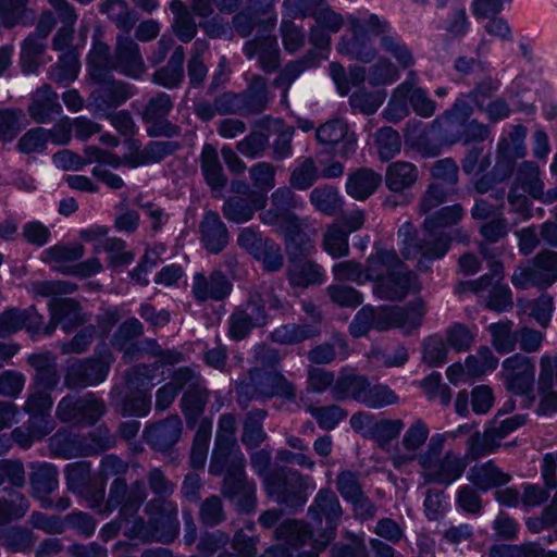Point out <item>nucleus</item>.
<instances>
[{"instance_id": "f257e3e1", "label": "nucleus", "mask_w": 557, "mask_h": 557, "mask_svg": "<svg viewBox=\"0 0 557 557\" xmlns=\"http://www.w3.org/2000/svg\"><path fill=\"white\" fill-rule=\"evenodd\" d=\"M262 481L268 497L289 513L302 511L315 486L310 475L286 466L273 468Z\"/></svg>"}, {"instance_id": "f03ea898", "label": "nucleus", "mask_w": 557, "mask_h": 557, "mask_svg": "<svg viewBox=\"0 0 557 557\" xmlns=\"http://www.w3.org/2000/svg\"><path fill=\"white\" fill-rule=\"evenodd\" d=\"M333 397L351 399L369 409H382L399 403V395L386 383L372 384L367 374L341 373L336 379Z\"/></svg>"}, {"instance_id": "7ed1b4c3", "label": "nucleus", "mask_w": 557, "mask_h": 557, "mask_svg": "<svg viewBox=\"0 0 557 557\" xmlns=\"http://www.w3.org/2000/svg\"><path fill=\"white\" fill-rule=\"evenodd\" d=\"M349 28L351 30V37H343L338 41V53L348 57L350 60L370 63L377 54L372 37L381 38L389 30L391 24L387 20L381 18L375 13H371L366 20L351 16L349 18Z\"/></svg>"}, {"instance_id": "20e7f679", "label": "nucleus", "mask_w": 557, "mask_h": 557, "mask_svg": "<svg viewBox=\"0 0 557 557\" xmlns=\"http://www.w3.org/2000/svg\"><path fill=\"white\" fill-rule=\"evenodd\" d=\"M288 258L287 280L294 288H308L324 283L325 271L317 262L309 260L308 256L314 249L312 238L307 234L293 236L284 240Z\"/></svg>"}, {"instance_id": "39448f33", "label": "nucleus", "mask_w": 557, "mask_h": 557, "mask_svg": "<svg viewBox=\"0 0 557 557\" xmlns=\"http://www.w3.org/2000/svg\"><path fill=\"white\" fill-rule=\"evenodd\" d=\"M75 285L63 281H37L33 283V292L36 296L52 297L49 310L52 319L58 321L62 329L72 332L85 322L83 307L74 298H55L57 296L71 294Z\"/></svg>"}, {"instance_id": "423d86ee", "label": "nucleus", "mask_w": 557, "mask_h": 557, "mask_svg": "<svg viewBox=\"0 0 557 557\" xmlns=\"http://www.w3.org/2000/svg\"><path fill=\"white\" fill-rule=\"evenodd\" d=\"M302 206V200L292 187L281 186L271 195V207L260 212V221L268 226H274L284 237V240L306 232L295 209Z\"/></svg>"}, {"instance_id": "0eeeda50", "label": "nucleus", "mask_w": 557, "mask_h": 557, "mask_svg": "<svg viewBox=\"0 0 557 557\" xmlns=\"http://www.w3.org/2000/svg\"><path fill=\"white\" fill-rule=\"evenodd\" d=\"M557 282V251L541 250L519 265L511 276L516 289L525 290L531 287L545 289Z\"/></svg>"}, {"instance_id": "6e6552de", "label": "nucleus", "mask_w": 557, "mask_h": 557, "mask_svg": "<svg viewBox=\"0 0 557 557\" xmlns=\"http://www.w3.org/2000/svg\"><path fill=\"white\" fill-rule=\"evenodd\" d=\"M404 141L407 147L416 150L423 158L438 157L443 148L451 147L449 127L442 117H435L429 125L408 124Z\"/></svg>"}, {"instance_id": "1a4fd4ad", "label": "nucleus", "mask_w": 557, "mask_h": 557, "mask_svg": "<svg viewBox=\"0 0 557 557\" xmlns=\"http://www.w3.org/2000/svg\"><path fill=\"white\" fill-rule=\"evenodd\" d=\"M373 283V295L382 300L401 301L410 293H418L421 289L419 276L406 265L369 278Z\"/></svg>"}, {"instance_id": "9d476101", "label": "nucleus", "mask_w": 557, "mask_h": 557, "mask_svg": "<svg viewBox=\"0 0 557 557\" xmlns=\"http://www.w3.org/2000/svg\"><path fill=\"white\" fill-rule=\"evenodd\" d=\"M103 414V401L91 393L83 397L66 395L57 407V417L61 422L81 426L94 425Z\"/></svg>"}, {"instance_id": "9b49d317", "label": "nucleus", "mask_w": 557, "mask_h": 557, "mask_svg": "<svg viewBox=\"0 0 557 557\" xmlns=\"http://www.w3.org/2000/svg\"><path fill=\"white\" fill-rule=\"evenodd\" d=\"M145 513L152 540L154 542L170 544L178 536L180 521L176 506L168 500L152 498L145 506Z\"/></svg>"}, {"instance_id": "f8f14e48", "label": "nucleus", "mask_w": 557, "mask_h": 557, "mask_svg": "<svg viewBox=\"0 0 557 557\" xmlns=\"http://www.w3.org/2000/svg\"><path fill=\"white\" fill-rule=\"evenodd\" d=\"M500 374L508 392L516 396L533 394L535 366L531 358L513 354L503 361Z\"/></svg>"}, {"instance_id": "ddd939ff", "label": "nucleus", "mask_w": 557, "mask_h": 557, "mask_svg": "<svg viewBox=\"0 0 557 557\" xmlns=\"http://www.w3.org/2000/svg\"><path fill=\"white\" fill-rule=\"evenodd\" d=\"M145 499L146 491L139 482L128 486L124 476H116L111 482L107 504L110 510L117 509L119 517L129 522Z\"/></svg>"}, {"instance_id": "4468645a", "label": "nucleus", "mask_w": 557, "mask_h": 557, "mask_svg": "<svg viewBox=\"0 0 557 557\" xmlns=\"http://www.w3.org/2000/svg\"><path fill=\"white\" fill-rule=\"evenodd\" d=\"M394 329V305H364L357 311L348 326L354 338L366 337L371 331L386 332Z\"/></svg>"}, {"instance_id": "2eb2a0df", "label": "nucleus", "mask_w": 557, "mask_h": 557, "mask_svg": "<svg viewBox=\"0 0 557 557\" xmlns=\"http://www.w3.org/2000/svg\"><path fill=\"white\" fill-rule=\"evenodd\" d=\"M208 471L223 479L230 474H245L246 460L237 441L215 437Z\"/></svg>"}, {"instance_id": "dca6fc26", "label": "nucleus", "mask_w": 557, "mask_h": 557, "mask_svg": "<svg viewBox=\"0 0 557 557\" xmlns=\"http://www.w3.org/2000/svg\"><path fill=\"white\" fill-rule=\"evenodd\" d=\"M183 421L172 413L157 421H148L143 432L145 443L154 451L170 453L181 440Z\"/></svg>"}, {"instance_id": "f3484780", "label": "nucleus", "mask_w": 557, "mask_h": 557, "mask_svg": "<svg viewBox=\"0 0 557 557\" xmlns=\"http://www.w3.org/2000/svg\"><path fill=\"white\" fill-rule=\"evenodd\" d=\"M221 493L239 515L255 513L257 508V486L245 474H230L223 479Z\"/></svg>"}, {"instance_id": "a211bd4d", "label": "nucleus", "mask_w": 557, "mask_h": 557, "mask_svg": "<svg viewBox=\"0 0 557 557\" xmlns=\"http://www.w3.org/2000/svg\"><path fill=\"white\" fill-rule=\"evenodd\" d=\"M110 397L112 406L125 418H145L151 411L152 399L148 389L115 386Z\"/></svg>"}, {"instance_id": "6ab92c4d", "label": "nucleus", "mask_w": 557, "mask_h": 557, "mask_svg": "<svg viewBox=\"0 0 557 557\" xmlns=\"http://www.w3.org/2000/svg\"><path fill=\"white\" fill-rule=\"evenodd\" d=\"M308 517L319 527L323 519L329 529H338L342 523L343 508L336 494L330 488H321L315 494L307 511Z\"/></svg>"}, {"instance_id": "aec40b11", "label": "nucleus", "mask_w": 557, "mask_h": 557, "mask_svg": "<svg viewBox=\"0 0 557 557\" xmlns=\"http://www.w3.org/2000/svg\"><path fill=\"white\" fill-rule=\"evenodd\" d=\"M230 232L219 213L207 210L199 223L201 247L211 255H219L230 243Z\"/></svg>"}, {"instance_id": "412c9836", "label": "nucleus", "mask_w": 557, "mask_h": 557, "mask_svg": "<svg viewBox=\"0 0 557 557\" xmlns=\"http://www.w3.org/2000/svg\"><path fill=\"white\" fill-rule=\"evenodd\" d=\"M115 71L138 79L145 72V63L138 44L128 35L116 37L115 53L113 57Z\"/></svg>"}, {"instance_id": "4be33fe9", "label": "nucleus", "mask_w": 557, "mask_h": 557, "mask_svg": "<svg viewBox=\"0 0 557 557\" xmlns=\"http://www.w3.org/2000/svg\"><path fill=\"white\" fill-rule=\"evenodd\" d=\"M63 109L59 102V96L49 84H44L38 87L27 106L29 117L37 124H49L53 122L55 116L60 115Z\"/></svg>"}, {"instance_id": "5701e85b", "label": "nucleus", "mask_w": 557, "mask_h": 557, "mask_svg": "<svg viewBox=\"0 0 557 557\" xmlns=\"http://www.w3.org/2000/svg\"><path fill=\"white\" fill-rule=\"evenodd\" d=\"M27 361L35 371L29 389H46L50 392L57 389L60 383V373L58 371L57 358L52 352H33Z\"/></svg>"}, {"instance_id": "b1692460", "label": "nucleus", "mask_w": 557, "mask_h": 557, "mask_svg": "<svg viewBox=\"0 0 557 557\" xmlns=\"http://www.w3.org/2000/svg\"><path fill=\"white\" fill-rule=\"evenodd\" d=\"M467 479L476 491L485 494L508 485L512 481V475L498 467L493 459H490L481 465L473 466L468 472Z\"/></svg>"}, {"instance_id": "393cba45", "label": "nucleus", "mask_w": 557, "mask_h": 557, "mask_svg": "<svg viewBox=\"0 0 557 557\" xmlns=\"http://www.w3.org/2000/svg\"><path fill=\"white\" fill-rule=\"evenodd\" d=\"M133 96L129 84L112 78L92 90L89 99L97 109L109 111L124 104Z\"/></svg>"}, {"instance_id": "a878e982", "label": "nucleus", "mask_w": 557, "mask_h": 557, "mask_svg": "<svg viewBox=\"0 0 557 557\" xmlns=\"http://www.w3.org/2000/svg\"><path fill=\"white\" fill-rule=\"evenodd\" d=\"M555 221L547 220L537 232L533 226L522 228L517 233L518 249L520 255L530 256L540 245L542 239L549 247L557 248V206L554 210Z\"/></svg>"}, {"instance_id": "bb28decb", "label": "nucleus", "mask_w": 557, "mask_h": 557, "mask_svg": "<svg viewBox=\"0 0 557 557\" xmlns=\"http://www.w3.org/2000/svg\"><path fill=\"white\" fill-rule=\"evenodd\" d=\"M181 149V144L174 140H150L137 153L125 156V163L129 169H138L151 164L161 163L168 157Z\"/></svg>"}, {"instance_id": "cd10ccee", "label": "nucleus", "mask_w": 557, "mask_h": 557, "mask_svg": "<svg viewBox=\"0 0 557 557\" xmlns=\"http://www.w3.org/2000/svg\"><path fill=\"white\" fill-rule=\"evenodd\" d=\"M63 379L64 386L70 391L95 387L106 381L87 358L69 361Z\"/></svg>"}, {"instance_id": "c85d7f7f", "label": "nucleus", "mask_w": 557, "mask_h": 557, "mask_svg": "<svg viewBox=\"0 0 557 557\" xmlns=\"http://www.w3.org/2000/svg\"><path fill=\"white\" fill-rule=\"evenodd\" d=\"M382 175L370 168H360L347 176L346 194L357 201H364L380 187Z\"/></svg>"}, {"instance_id": "c756f323", "label": "nucleus", "mask_w": 557, "mask_h": 557, "mask_svg": "<svg viewBox=\"0 0 557 557\" xmlns=\"http://www.w3.org/2000/svg\"><path fill=\"white\" fill-rule=\"evenodd\" d=\"M418 168L408 161H395L388 164L384 182L388 190L394 194L405 195L411 189L418 180Z\"/></svg>"}, {"instance_id": "7c9ffc66", "label": "nucleus", "mask_w": 557, "mask_h": 557, "mask_svg": "<svg viewBox=\"0 0 557 557\" xmlns=\"http://www.w3.org/2000/svg\"><path fill=\"white\" fill-rule=\"evenodd\" d=\"M404 429L405 422L401 419H376L369 430L368 440L373 441L382 451L391 453L393 443H398Z\"/></svg>"}, {"instance_id": "2f4dec72", "label": "nucleus", "mask_w": 557, "mask_h": 557, "mask_svg": "<svg viewBox=\"0 0 557 557\" xmlns=\"http://www.w3.org/2000/svg\"><path fill=\"white\" fill-rule=\"evenodd\" d=\"M467 469V461L459 456H451L447 453L441 459L436 468L426 474L425 481L431 484L449 486L457 482Z\"/></svg>"}, {"instance_id": "473e14b6", "label": "nucleus", "mask_w": 557, "mask_h": 557, "mask_svg": "<svg viewBox=\"0 0 557 557\" xmlns=\"http://www.w3.org/2000/svg\"><path fill=\"white\" fill-rule=\"evenodd\" d=\"M490 134L491 128L487 124L481 123L476 119H471L449 128L450 145L462 144L469 147V149L476 147V145L484 146Z\"/></svg>"}, {"instance_id": "72a5a7b5", "label": "nucleus", "mask_w": 557, "mask_h": 557, "mask_svg": "<svg viewBox=\"0 0 557 557\" xmlns=\"http://www.w3.org/2000/svg\"><path fill=\"white\" fill-rule=\"evenodd\" d=\"M85 435L69 430H58L50 437V448L54 457L72 459L85 457Z\"/></svg>"}, {"instance_id": "f704fd0d", "label": "nucleus", "mask_w": 557, "mask_h": 557, "mask_svg": "<svg viewBox=\"0 0 557 557\" xmlns=\"http://www.w3.org/2000/svg\"><path fill=\"white\" fill-rule=\"evenodd\" d=\"M267 411L253 408L247 412L243 422L240 441L248 453L257 449L268 437L264 431Z\"/></svg>"}, {"instance_id": "c9c22d12", "label": "nucleus", "mask_w": 557, "mask_h": 557, "mask_svg": "<svg viewBox=\"0 0 557 557\" xmlns=\"http://www.w3.org/2000/svg\"><path fill=\"white\" fill-rule=\"evenodd\" d=\"M425 312V302L422 298L411 299L404 306L394 305L395 329L411 334L421 327Z\"/></svg>"}, {"instance_id": "e433bc0d", "label": "nucleus", "mask_w": 557, "mask_h": 557, "mask_svg": "<svg viewBox=\"0 0 557 557\" xmlns=\"http://www.w3.org/2000/svg\"><path fill=\"white\" fill-rule=\"evenodd\" d=\"M269 90L263 78L253 79L246 90L239 92L242 116L262 113L268 106Z\"/></svg>"}, {"instance_id": "4c0bfd02", "label": "nucleus", "mask_w": 557, "mask_h": 557, "mask_svg": "<svg viewBox=\"0 0 557 557\" xmlns=\"http://www.w3.org/2000/svg\"><path fill=\"white\" fill-rule=\"evenodd\" d=\"M35 540L34 532L26 527L4 524L0 528V545L11 554L30 552Z\"/></svg>"}, {"instance_id": "58836bf2", "label": "nucleus", "mask_w": 557, "mask_h": 557, "mask_svg": "<svg viewBox=\"0 0 557 557\" xmlns=\"http://www.w3.org/2000/svg\"><path fill=\"white\" fill-rule=\"evenodd\" d=\"M193 375L194 372L188 367L177 369L172 376V382H168L157 389L156 411L162 412L168 410L180 394L182 387L193 379Z\"/></svg>"}, {"instance_id": "ea45409f", "label": "nucleus", "mask_w": 557, "mask_h": 557, "mask_svg": "<svg viewBox=\"0 0 557 557\" xmlns=\"http://www.w3.org/2000/svg\"><path fill=\"white\" fill-rule=\"evenodd\" d=\"M200 169L205 182L212 189L223 188L227 178L219 160L216 148L211 144H205L200 153Z\"/></svg>"}, {"instance_id": "a19ab883", "label": "nucleus", "mask_w": 557, "mask_h": 557, "mask_svg": "<svg viewBox=\"0 0 557 557\" xmlns=\"http://www.w3.org/2000/svg\"><path fill=\"white\" fill-rule=\"evenodd\" d=\"M367 278L374 277L376 274L384 273L382 270L391 271L397 268H404L405 263L400 260L394 248H386L380 243L373 245L372 252L366 260Z\"/></svg>"}, {"instance_id": "79ce46f5", "label": "nucleus", "mask_w": 557, "mask_h": 557, "mask_svg": "<svg viewBox=\"0 0 557 557\" xmlns=\"http://www.w3.org/2000/svg\"><path fill=\"white\" fill-rule=\"evenodd\" d=\"M320 335V330L310 323H286L275 327L272 341L280 345H296Z\"/></svg>"}, {"instance_id": "37998d69", "label": "nucleus", "mask_w": 557, "mask_h": 557, "mask_svg": "<svg viewBox=\"0 0 557 557\" xmlns=\"http://www.w3.org/2000/svg\"><path fill=\"white\" fill-rule=\"evenodd\" d=\"M373 146L381 162L396 158L403 147V138L392 126L379 127L373 135Z\"/></svg>"}, {"instance_id": "c03bdc74", "label": "nucleus", "mask_w": 557, "mask_h": 557, "mask_svg": "<svg viewBox=\"0 0 557 557\" xmlns=\"http://www.w3.org/2000/svg\"><path fill=\"white\" fill-rule=\"evenodd\" d=\"M255 382L260 392L268 397L280 396L286 399L295 397L294 385L281 372L264 371L255 379Z\"/></svg>"}, {"instance_id": "a18cd8bd", "label": "nucleus", "mask_w": 557, "mask_h": 557, "mask_svg": "<svg viewBox=\"0 0 557 557\" xmlns=\"http://www.w3.org/2000/svg\"><path fill=\"white\" fill-rule=\"evenodd\" d=\"M384 89L367 90L359 88L348 95V102L352 114L361 113L372 115L377 112L386 99Z\"/></svg>"}, {"instance_id": "49530a36", "label": "nucleus", "mask_w": 557, "mask_h": 557, "mask_svg": "<svg viewBox=\"0 0 557 557\" xmlns=\"http://www.w3.org/2000/svg\"><path fill=\"white\" fill-rule=\"evenodd\" d=\"M100 12L106 13L115 22L119 29L128 33L136 25L139 15L128 7L125 0H104L100 5Z\"/></svg>"}, {"instance_id": "de8ad7c7", "label": "nucleus", "mask_w": 557, "mask_h": 557, "mask_svg": "<svg viewBox=\"0 0 557 557\" xmlns=\"http://www.w3.org/2000/svg\"><path fill=\"white\" fill-rule=\"evenodd\" d=\"M492 345L500 355L513 351L518 345V330H512V322L508 319L492 323L488 326Z\"/></svg>"}, {"instance_id": "09e8293b", "label": "nucleus", "mask_w": 557, "mask_h": 557, "mask_svg": "<svg viewBox=\"0 0 557 557\" xmlns=\"http://www.w3.org/2000/svg\"><path fill=\"white\" fill-rule=\"evenodd\" d=\"M116 445V437L104 424L96 426L85 435V457H92L103 454Z\"/></svg>"}, {"instance_id": "8fccbe9b", "label": "nucleus", "mask_w": 557, "mask_h": 557, "mask_svg": "<svg viewBox=\"0 0 557 557\" xmlns=\"http://www.w3.org/2000/svg\"><path fill=\"white\" fill-rule=\"evenodd\" d=\"M29 484L34 494L49 495L59 487V474L55 467L45 462L29 475Z\"/></svg>"}, {"instance_id": "3c124183", "label": "nucleus", "mask_w": 557, "mask_h": 557, "mask_svg": "<svg viewBox=\"0 0 557 557\" xmlns=\"http://www.w3.org/2000/svg\"><path fill=\"white\" fill-rule=\"evenodd\" d=\"M451 238L444 232L430 231V238L424 239L419 264L443 259L449 251Z\"/></svg>"}, {"instance_id": "603ef678", "label": "nucleus", "mask_w": 557, "mask_h": 557, "mask_svg": "<svg viewBox=\"0 0 557 557\" xmlns=\"http://www.w3.org/2000/svg\"><path fill=\"white\" fill-rule=\"evenodd\" d=\"M48 129L36 126L27 129L18 139L16 150L22 154H45L48 150Z\"/></svg>"}, {"instance_id": "864d4df0", "label": "nucleus", "mask_w": 557, "mask_h": 557, "mask_svg": "<svg viewBox=\"0 0 557 557\" xmlns=\"http://www.w3.org/2000/svg\"><path fill=\"white\" fill-rule=\"evenodd\" d=\"M481 493L474 486L462 484L455 494V507L457 511L479 517L483 513V500Z\"/></svg>"}, {"instance_id": "5fc2aeb1", "label": "nucleus", "mask_w": 557, "mask_h": 557, "mask_svg": "<svg viewBox=\"0 0 557 557\" xmlns=\"http://www.w3.org/2000/svg\"><path fill=\"white\" fill-rule=\"evenodd\" d=\"M342 196L337 188L332 186L315 187L310 193L311 205L320 212L334 214L342 206Z\"/></svg>"}, {"instance_id": "6e6d98bb", "label": "nucleus", "mask_w": 557, "mask_h": 557, "mask_svg": "<svg viewBox=\"0 0 557 557\" xmlns=\"http://www.w3.org/2000/svg\"><path fill=\"white\" fill-rule=\"evenodd\" d=\"M206 405V391L199 386L185 391L181 398V410L188 422L198 419L203 413Z\"/></svg>"}, {"instance_id": "4d7b16f0", "label": "nucleus", "mask_w": 557, "mask_h": 557, "mask_svg": "<svg viewBox=\"0 0 557 557\" xmlns=\"http://www.w3.org/2000/svg\"><path fill=\"white\" fill-rule=\"evenodd\" d=\"M400 77L398 69L387 58L381 57L368 73V82L371 86H385L396 83Z\"/></svg>"}, {"instance_id": "13d9d810", "label": "nucleus", "mask_w": 557, "mask_h": 557, "mask_svg": "<svg viewBox=\"0 0 557 557\" xmlns=\"http://www.w3.org/2000/svg\"><path fill=\"white\" fill-rule=\"evenodd\" d=\"M144 334L143 323L135 317L122 322L113 333L110 344L113 349L122 352L128 343Z\"/></svg>"}, {"instance_id": "bf43d9fd", "label": "nucleus", "mask_w": 557, "mask_h": 557, "mask_svg": "<svg viewBox=\"0 0 557 557\" xmlns=\"http://www.w3.org/2000/svg\"><path fill=\"white\" fill-rule=\"evenodd\" d=\"M465 364L469 373L473 375H484L497 369L499 359L493 354L490 347L481 346L478 349V356H468Z\"/></svg>"}, {"instance_id": "052dcab7", "label": "nucleus", "mask_w": 557, "mask_h": 557, "mask_svg": "<svg viewBox=\"0 0 557 557\" xmlns=\"http://www.w3.org/2000/svg\"><path fill=\"white\" fill-rule=\"evenodd\" d=\"M323 250L333 259L346 257L349 252L348 235L338 225L327 228L323 238Z\"/></svg>"}, {"instance_id": "680f3d73", "label": "nucleus", "mask_w": 557, "mask_h": 557, "mask_svg": "<svg viewBox=\"0 0 557 557\" xmlns=\"http://www.w3.org/2000/svg\"><path fill=\"white\" fill-rule=\"evenodd\" d=\"M336 488L346 503L359 500L363 493L358 473L349 469H344L338 472Z\"/></svg>"}, {"instance_id": "e2e57ef3", "label": "nucleus", "mask_w": 557, "mask_h": 557, "mask_svg": "<svg viewBox=\"0 0 557 557\" xmlns=\"http://www.w3.org/2000/svg\"><path fill=\"white\" fill-rule=\"evenodd\" d=\"M406 85H399L392 94L387 106L382 111V116L388 121L397 123L409 113V102Z\"/></svg>"}, {"instance_id": "0e129e2a", "label": "nucleus", "mask_w": 557, "mask_h": 557, "mask_svg": "<svg viewBox=\"0 0 557 557\" xmlns=\"http://www.w3.org/2000/svg\"><path fill=\"white\" fill-rule=\"evenodd\" d=\"M156 368H151L146 363H139L126 371L125 383L122 387L131 389H148L153 386V380L156 377Z\"/></svg>"}, {"instance_id": "69168bd1", "label": "nucleus", "mask_w": 557, "mask_h": 557, "mask_svg": "<svg viewBox=\"0 0 557 557\" xmlns=\"http://www.w3.org/2000/svg\"><path fill=\"white\" fill-rule=\"evenodd\" d=\"M258 540V535H248L239 529L231 540L233 552H222L218 557H256Z\"/></svg>"}, {"instance_id": "338daca9", "label": "nucleus", "mask_w": 557, "mask_h": 557, "mask_svg": "<svg viewBox=\"0 0 557 557\" xmlns=\"http://www.w3.org/2000/svg\"><path fill=\"white\" fill-rule=\"evenodd\" d=\"M484 146L471 147L468 149L466 156L461 160L462 171L467 175H479L483 172H490L492 165V154L484 152Z\"/></svg>"}, {"instance_id": "774afa93", "label": "nucleus", "mask_w": 557, "mask_h": 557, "mask_svg": "<svg viewBox=\"0 0 557 557\" xmlns=\"http://www.w3.org/2000/svg\"><path fill=\"white\" fill-rule=\"evenodd\" d=\"M318 178L319 170L315 162L308 158L293 170L289 176V184L296 190H307L313 186Z\"/></svg>"}]
</instances>
